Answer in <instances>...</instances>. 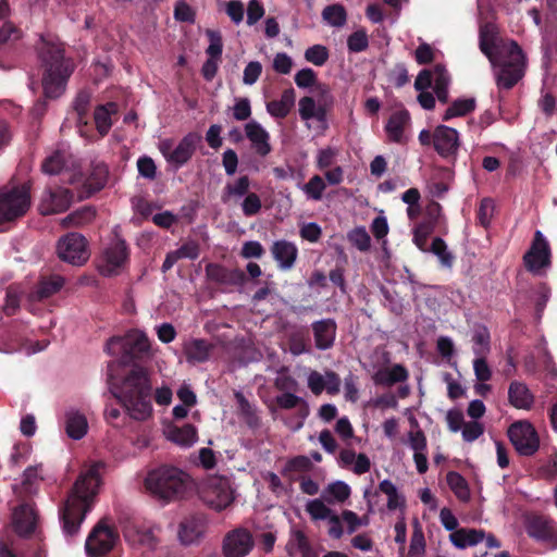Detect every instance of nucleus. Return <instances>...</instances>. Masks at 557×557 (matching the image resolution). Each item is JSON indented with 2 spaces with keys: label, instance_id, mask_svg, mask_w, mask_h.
Returning <instances> with one entry per match:
<instances>
[{
  "label": "nucleus",
  "instance_id": "9",
  "mask_svg": "<svg viewBox=\"0 0 557 557\" xmlns=\"http://www.w3.org/2000/svg\"><path fill=\"white\" fill-rule=\"evenodd\" d=\"M527 534L537 542L545 543L550 548H557V523L548 516L530 512L524 516Z\"/></svg>",
  "mask_w": 557,
  "mask_h": 557
},
{
  "label": "nucleus",
  "instance_id": "43",
  "mask_svg": "<svg viewBox=\"0 0 557 557\" xmlns=\"http://www.w3.org/2000/svg\"><path fill=\"white\" fill-rule=\"evenodd\" d=\"M322 17L331 26L342 27L347 21V12L342 4L335 3L323 9Z\"/></svg>",
  "mask_w": 557,
  "mask_h": 557
},
{
  "label": "nucleus",
  "instance_id": "49",
  "mask_svg": "<svg viewBox=\"0 0 557 557\" xmlns=\"http://www.w3.org/2000/svg\"><path fill=\"white\" fill-rule=\"evenodd\" d=\"M306 511L313 521L329 520L334 513L321 499L318 498L307 503Z\"/></svg>",
  "mask_w": 557,
  "mask_h": 557
},
{
  "label": "nucleus",
  "instance_id": "33",
  "mask_svg": "<svg viewBox=\"0 0 557 557\" xmlns=\"http://www.w3.org/2000/svg\"><path fill=\"white\" fill-rule=\"evenodd\" d=\"M485 537L484 530L458 529L449 535L451 543L458 548L474 546Z\"/></svg>",
  "mask_w": 557,
  "mask_h": 557
},
{
  "label": "nucleus",
  "instance_id": "51",
  "mask_svg": "<svg viewBox=\"0 0 557 557\" xmlns=\"http://www.w3.org/2000/svg\"><path fill=\"white\" fill-rule=\"evenodd\" d=\"M490 332L486 327L475 330L473 341V352L476 356H485L490 351Z\"/></svg>",
  "mask_w": 557,
  "mask_h": 557
},
{
  "label": "nucleus",
  "instance_id": "28",
  "mask_svg": "<svg viewBox=\"0 0 557 557\" xmlns=\"http://www.w3.org/2000/svg\"><path fill=\"white\" fill-rule=\"evenodd\" d=\"M534 395L529 389L527 384L512 381L508 387V401L509 404L517 408L523 410H530L534 404Z\"/></svg>",
  "mask_w": 557,
  "mask_h": 557
},
{
  "label": "nucleus",
  "instance_id": "40",
  "mask_svg": "<svg viewBox=\"0 0 557 557\" xmlns=\"http://www.w3.org/2000/svg\"><path fill=\"white\" fill-rule=\"evenodd\" d=\"M287 344L292 355L299 356L309 351L308 332L305 329H298L290 332L287 336Z\"/></svg>",
  "mask_w": 557,
  "mask_h": 557
},
{
  "label": "nucleus",
  "instance_id": "58",
  "mask_svg": "<svg viewBox=\"0 0 557 557\" xmlns=\"http://www.w3.org/2000/svg\"><path fill=\"white\" fill-rule=\"evenodd\" d=\"M137 170L140 176L149 181H153L157 176V165L148 156H143L137 160Z\"/></svg>",
  "mask_w": 557,
  "mask_h": 557
},
{
  "label": "nucleus",
  "instance_id": "64",
  "mask_svg": "<svg viewBox=\"0 0 557 557\" xmlns=\"http://www.w3.org/2000/svg\"><path fill=\"white\" fill-rule=\"evenodd\" d=\"M317 73L310 67L302 69L295 75V83L299 88L312 87L317 84Z\"/></svg>",
  "mask_w": 557,
  "mask_h": 557
},
{
  "label": "nucleus",
  "instance_id": "62",
  "mask_svg": "<svg viewBox=\"0 0 557 557\" xmlns=\"http://www.w3.org/2000/svg\"><path fill=\"white\" fill-rule=\"evenodd\" d=\"M195 16V11L188 3H186L184 0H180L176 2L174 7V17L176 21L194 23Z\"/></svg>",
  "mask_w": 557,
  "mask_h": 557
},
{
  "label": "nucleus",
  "instance_id": "48",
  "mask_svg": "<svg viewBox=\"0 0 557 557\" xmlns=\"http://www.w3.org/2000/svg\"><path fill=\"white\" fill-rule=\"evenodd\" d=\"M326 184L320 175H313L304 186L302 190L309 199L319 201L323 197Z\"/></svg>",
  "mask_w": 557,
  "mask_h": 557
},
{
  "label": "nucleus",
  "instance_id": "57",
  "mask_svg": "<svg viewBox=\"0 0 557 557\" xmlns=\"http://www.w3.org/2000/svg\"><path fill=\"white\" fill-rule=\"evenodd\" d=\"M262 202L256 193H249L246 195L242 202V210L245 216H253L260 212Z\"/></svg>",
  "mask_w": 557,
  "mask_h": 557
},
{
  "label": "nucleus",
  "instance_id": "32",
  "mask_svg": "<svg viewBox=\"0 0 557 557\" xmlns=\"http://www.w3.org/2000/svg\"><path fill=\"white\" fill-rule=\"evenodd\" d=\"M295 104V90L285 89L278 100H272L267 103L268 112L276 119H285Z\"/></svg>",
  "mask_w": 557,
  "mask_h": 557
},
{
  "label": "nucleus",
  "instance_id": "60",
  "mask_svg": "<svg viewBox=\"0 0 557 557\" xmlns=\"http://www.w3.org/2000/svg\"><path fill=\"white\" fill-rule=\"evenodd\" d=\"M349 240L360 251L369 250L371 246V238L368 232L363 227H358L349 234Z\"/></svg>",
  "mask_w": 557,
  "mask_h": 557
},
{
  "label": "nucleus",
  "instance_id": "17",
  "mask_svg": "<svg viewBox=\"0 0 557 557\" xmlns=\"http://www.w3.org/2000/svg\"><path fill=\"white\" fill-rule=\"evenodd\" d=\"M38 512L33 502H23L12 512V525L20 537L32 536L37 529Z\"/></svg>",
  "mask_w": 557,
  "mask_h": 557
},
{
  "label": "nucleus",
  "instance_id": "4",
  "mask_svg": "<svg viewBox=\"0 0 557 557\" xmlns=\"http://www.w3.org/2000/svg\"><path fill=\"white\" fill-rule=\"evenodd\" d=\"M190 484L188 473L169 465L150 470L145 479V487L149 494L165 504L184 498Z\"/></svg>",
  "mask_w": 557,
  "mask_h": 557
},
{
  "label": "nucleus",
  "instance_id": "29",
  "mask_svg": "<svg viewBox=\"0 0 557 557\" xmlns=\"http://www.w3.org/2000/svg\"><path fill=\"white\" fill-rule=\"evenodd\" d=\"M410 122V114L407 110H398L391 114L386 125L385 132L387 138L392 143L401 144L404 141L405 127Z\"/></svg>",
  "mask_w": 557,
  "mask_h": 557
},
{
  "label": "nucleus",
  "instance_id": "37",
  "mask_svg": "<svg viewBox=\"0 0 557 557\" xmlns=\"http://www.w3.org/2000/svg\"><path fill=\"white\" fill-rule=\"evenodd\" d=\"M476 107V101L474 98H460L450 103V106L445 110L442 120L449 121L454 117L466 116L469 113L473 112Z\"/></svg>",
  "mask_w": 557,
  "mask_h": 557
},
{
  "label": "nucleus",
  "instance_id": "2",
  "mask_svg": "<svg viewBox=\"0 0 557 557\" xmlns=\"http://www.w3.org/2000/svg\"><path fill=\"white\" fill-rule=\"evenodd\" d=\"M104 462L96 461L83 471L75 481L67 498L59 507V518L63 534L75 537L87 513L94 506L95 497L101 484L100 472Z\"/></svg>",
  "mask_w": 557,
  "mask_h": 557
},
{
  "label": "nucleus",
  "instance_id": "15",
  "mask_svg": "<svg viewBox=\"0 0 557 557\" xmlns=\"http://www.w3.org/2000/svg\"><path fill=\"white\" fill-rule=\"evenodd\" d=\"M528 271L537 273L552 264V251L547 239L541 231H536L531 247L523 256Z\"/></svg>",
  "mask_w": 557,
  "mask_h": 557
},
{
  "label": "nucleus",
  "instance_id": "44",
  "mask_svg": "<svg viewBox=\"0 0 557 557\" xmlns=\"http://www.w3.org/2000/svg\"><path fill=\"white\" fill-rule=\"evenodd\" d=\"M287 550L289 555L300 553L302 557H310L311 547L306 534L302 531H293L292 537L287 544Z\"/></svg>",
  "mask_w": 557,
  "mask_h": 557
},
{
  "label": "nucleus",
  "instance_id": "54",
  "mask_svg": "<svg viewBox=\"0 0 557 557\" xmlns=\"http://www.w3.org/2000/svg\"><path fill=\"white\" fill-rule=\"evenodd\" d=\"M237 399L240 405L242 412L245 417V421L250 429H257L260 426L261 421L255 409L248 403V400L242 395L237 394Z\"/></svg>",
  "mask_w": 557,
  "mask_h": 557
},
{
  "label": "nucleus",
  "instance_id": "36",
  "mask_svg": "<svg viewBox=\"0 0 557 557\" xmlns=\"http://www.w3.org/2000/svg\"><path fill=\"white\" fill-rule=\"evenodd\" d=\"M379 492L387 496V509L394 511L396 509L404 510L406 508V498L400 494L391 480H383L379 484Z\"/></svg>",
  "mask_w": 557,
  "mask_h": 557
},
{
  "label": "nucleus",
  "instance_id": "21",
  "mask_svg": "<svg viewBox=\"0 0 557 557\" xmlns=\"http://www.w3.org/2000/svg\"><path fill=\"white\" fill-rule=\"evenodd\" d=\"M315 347L319 350H327L333 347L337 324L333 319H322L311 324Z\"/></svg>",
  "mask_w": 557,
  "mask_h": 557
},
{
  "label": "nucleus",
  "instance_id": "26",
  "mask_svg": "<svg viewBox=\"0 0 557 557\" xmlns=\"http://www.w3.org/2000/svg\"><path fill=\"white\" fill-rule=\"evenodd\" d=\"M214 346L203 338H191L183 346V352L189 363H203L210 359Z\"/></svg>",
  "mask_w": 557,
  "mask_h": 557
},
{
  "label": "nucleus",
  "instance_id": "38",
  "mask_svg": "<svg viewBox=\"0 0 557 557\" xmlns=\"http://www.w3.org/2000/svg\"><path fill=\"white\" fill-rule=\"evenodd\" d=\"M449 488L461 503H468L471 498L470 487L467 480L456 471H449L446 475Z\"/></svg>",
  "mask_w": 557,
  "mask_h": 557
},
{
  "label": "nucleus",
  "instance_id": "55",
  "mask_svg": "<svg viewBox=\"0 0 557 557\" xmlns=\"http://www.w3.org/2000/svg\"><path fill=\"white\" fill-rule=\"evenodd\" d=\"M274 386L282 393L297 392L298 382L295 377L289 375L286 371H280L274 380Z\"/></svg>",
  "mask_w": 557,
  "mask_h": 557
},
{
  "label": "nucleus",
  "instance_id": "46",
  "mask_svg": "<svg viewBox=\"0 0 557 557\" xmlns=\"http://www.w3.org/2000/svg\"><path fill=\"white\" fill-rule=\"evenodd\" d=\"M425 550V539L421 524L416 519L411 534L408 557H422Z\"/></svg>",
  "mask_w": 557,
  "mask_h": 557
},
{
  "label": "nucleus",
  "instance_id": "16",
  "mask_svg": "<svg viewBox=\"0 0 557 557\" xmlns=\"http://www.w3.org/2000/svg\"><path fill=\"white\" fill-rule=\"evenodd\" d=\"M459 133L449 126L438 125L433 131V147L435 151L453 164L456 161L459 150Z\"/></svg>",
  "mask_w": 557,
  "mask_h": 557
},
{
  "label": "nucleus",
  "instance_id": "5",
  "mask_svg": "<svg viewBox=\"0 0 557 557\" xmlns=\"http://www.w3.org/2000/svg\"><path fill=\"white\" fill-rule=\"evenodd\" d=\"M30 202L29 183L0 188V226L24 216Z\"/></svg>",
  "mask_w": 557,
  "mask_h": 557
},
{
  "label": "nucleus",
  "instance_id": "18",
  "mask_svg": "<svg viewBox=\"0 0 557 557\" xmlns=\"http://www.w3.org/2000/svg\"><path fill=\"white\" fill-rule=\"evenodd\" d=\"M73 193L64 187L48 188L42 194L38 210L42 215L64 212L69 209Z\"/></svg>",
  "mask_w": 557,
  "mask_h": 557
},
{
  "label": "nucleus",
  "instance_id": "47",
  "mask_svg": "<svg viewBox=\"0 0 557 557\" xmlns=\"http://www.w3.org/2000/svg\"><path fill=\"white\" fill-rule=\"evenodd\" d=\"M429 251L434 253L443 267L451 268L455 257L450 251L447 250L445 240L441 237H435L429 248Z\"/></svg>",
  "mask_w": 557,
  "mask_h": 557
},
{
  "label": "nucleus",
  "instance_id": "61",
  "mask_svg": "<svg viewBox=\"0 0 557 557\" xmlns=\"http://www.w3.org/2000/svg\"><path fill=\"white\" fill-rule=\"evenodd\" d=\"M22 37V30L11 22L0 27V44H13Z\"/></svg>",
  "mask_w": 557,
  "mask_h": 557
},
{
  "label": "nucleus",
  "instance_id": "25",
  "mask_svg": "<svg viewBox=\"0 0 557 557\" xmlns=\"http://www.w3.org/2000/svg\"><path fill=\"white\" fill-rule=\"evenodd\" d=\"M408 379L409 372L400 363H395L391 368L381 367L372 375L373 383L377 386H393L397 383H404Z\"/></svg>",
  "mask_w": 557,
  "mask_h": 557
},
{
  "label": "nucleus",
  "instance_id": "14",
  "mask_svg": "<svg viewBox=\"0 0 557 557\" xmlns=\"http://www.w3.org/2000/svg\"><path fill=\"white\" fill-rule=\"evenodd\" d=\"M123 535L132 546L152 550L158 544L153 529L145 527L134 518H124L120 520Z\"/></svg>",
  "mask_w": 557,
  "mask_h": 557
},
{
  "label": "nucleus",
  "instance_id": "50",
  "mask_svg": "<svg viewBox=\"0 0 557 557\" xmlns=\"http://www.w3.org/2000/svg\"><path fill=\"white\" fill-rule=\"evenodd\" d=\"M330 58L329 49L323 45H313L305 51L306 61L315 66H322Z\"/></svg>",
  "mask_w": 557,
  "mask_h": 557
},
{
  "label": "nucleus",
  "instance_id": "7",
  "mask_svg": "<svg viewBox=\"0 0 557 557\" xmlns=\"http://www.w3.org/2000/svg\"><path fill=\"white\" fill-rule=\"evenodd\" d=\"M199 497L208 507L222 511L235 500V491L228 478L214 475L200 485Z\"/></svg>",
  "mask_w": 557,
  "mask_h": 557
},
{
  "label": "nucleus",
  "instance_id": "53",
  "mask_svg": "<svg viewBox=\"0 0 557 557\" xmlns=\"http://www.w3.org/2000/svg\"><path fill=\"white\" fill-rule=\"evenodd\" d=\"M347 47L350 52H361L369 47L368 34L364 29H358L350 34L347 39Z\"/></svg>",
  "mask_w": 557,
  "mask_h": 557
},
{
  "label": "nucleus",
  "instance_id": "19",
  "mask_svg": "<svg viewBox=\"0 0 557 557\" xmlns=\"http://www.w3.org/2000/svg\"><path fill=\"white\" fill-rule=\"evenodd\" d=\"M206 274L210 281L223 286L237 287L246 282V275L242 270H230L219 263L207 264Z\"/></svg>",
  "mask_w": 557,
  "mask_h": 557
},
{
  "label": "nucleus",
  "instance_id": "52",
  "mask_svg": "<svg viewBox=\"0 0 557 557\" xmlns=\"http://www.w3.org/2000/svg\"><path fill=\"white\" fill-rule=\"evenodd\" d=\"M206 35L210 41L208 48L206 49V53L209 58L221 60L223 52V41L220 32L207 29Z\"/></svg>",
  "mask_w": 557,
  "mask_h": 557
},
{
  "label": "nucleus",
  "instance_id": "59",
  "mask_svg": "<svg viewBox=\"0 0 557 557\" xmlns=\"http://www.w3.org/2000/svg\"><path fill=\"white\" fill-rule=\"evenodd\" d=\"M91 100V95L87 90H81L73 102L74 110L78 115V121H83V119L87 115L89 110V104Z\"/></svg>",
  "mask_w": 557,
  "mask_h": 557
},
{
  "label": "nucleus",
  "instance_id": "23",
  "mask_svg": "<svg viewBox=\"0 0 557 557\" xmlns=\"http://www.w3.org/2000/svg\"><path fill=\"white\" fill-rule=\"evenodd\" d=\"M205 531V518L199 515H193L186 517L180 523L178 537L184 545H189L197 542L203 535Z\"/></svg>",
  "mask_w": 557,
  "mask_h": 557
},
{
  "label": "nucleus",
  "instance_id": "24",
  "mask_svg": "<svg viewBox=\"0 0 557 557\" xmlns=\"http://www.w3.org/2000/svg\"><path fill=\"white\" fill-rule=\"evenodd\" d=\"M271 253L281 270H290L294 268L298 257L297 246L286 239H280L271 246Z\"/></svg>",
  "mask_w": 557,
  "mask_h": 557
},
{
  "label": "nucleus",
  "instance_id": "10",
  "mask_svg": "<svg viewBox=\"0 0 557 557\" xmlns=\"http://www.w3.org/2000/svg\"><path fill=\"white\" fill-rule=\"evenodd\" d=\"M507 435L521 456H533L540 447V438L534 426L525 420L513 422L507 431Z\"/></svg>",
  "mask_w": 557,
  "mask_h": 557
},
{
  "label": "nucleus",
  "instance_id": "35",
  "mask_svg": "<svg viewBox=\"0 0 557 557\" xmlns=\"http://www.w3.org/2000/svg\"><path fill=\"white\" fill-rule=\"evenodd\" d=\"M64 285V278L60 275L42 277L34 289L37 300H44L57 294Z\"/></svg>",
  "mask_w": 557,
  "mask_h": 557
},
{
  "label": "nucleus",
  "instance_id": "34",
  "mask_svg": "<svg viewBox=\"0 0 557 557\" xmlns=\"http://www.w3.org/2000/svg\"><path fill=\"white\" fill-rule=\"evenodd\" d=\"M116 112L117 104L115 102L100 104L95 109L94 120L96 128L101 136H106L109 133L112 126L111 115L115 114Z\"/></svg>",
  "mask_w": 557,
  "mask_h": 557
},
{
  "label": "nucleus",
  "instance_id": "63",
  "mask_svg": "<svg viewBox=\"0 0 557 557\" xmlns=\"http://www.w3.org/2000/svg\"><path fill=\"white\" fill-rule=\"evenodd\" d=\"M484 433V426L478 421L465 423L461 429L462 438L465 442L471 443L478 440Z\"/></svg>",
  "mask_w": 557,
  "mask_h": 557
},
{
  "label": "nucleus",
  "instance_id": "45",
  "mask_svg": "<svg viewBox=\"0 0 557 557\" xmlns=\"http://www.w3.org/2000/svg\"><path fill=\"white\" fill-rule=\"evenodd\" d=\"M66 165L65 153L61 150H55L50 156L45 158L41 163V170L44 173L49 175H55L61 173V171Z\"/></svg>",
  "mask_w": 557,
  "mask_h": 557
},
{
  "label": "nucleus",
  "instance_id": "31",
  "mask_svg": "<svg viewBox=\"0 0 557 557\" xmlns=\"http://www.w3.org/2000/svg\"><path fill=\"white\" fill-rule=\"evenodd\" d=\"M42 468L41 466H30L24 470L22 483L18 487H14V492L20 495H27L30 496L35 494L38 490V486L40 482L44 480V476L41 474Z\"/></svg>",
  "mask_w": 557,
  "mask_h": 557
},
{
  "label": "nucleus",
  "instance_id": "12",
  "mask_svg": "<svg viewBox=\"0 0 557 557\" xmlns=\"http://www.w3.org/2000/svg\"><path fill=\"white\" fill-rule=\"evenodd\" d=\"M200 141L201 136L196 132H190L173 149L171 143H162L161 152L169 163L180 169L193 158Z\"/></svg>",
  "mask_w": 557,
  "mask_h": 557
},
{
  "label": "nucleus",
  "instance_id": "56",
  "mask_svg": "<svg viewBox=\"0 0 557 557\" xmlns=\"http://www.w3.org/2000/svg\"><path fill=\"white\" fill-rule=\"evenodd\" d=\"M494 212V201L491 198H483L476 211L478 223L487 227Z\"/></svg>",
  "mask_w": 557,
  "mask_h": 557
},
{
  "label": "nucleus",
  "instance_id": "6",
  "mask_svg": "<svg viewBox=\"0 0 557 557\" xmlns=\"http://www.w3.org/2000/svg\"><path fill=\"white\" fill-rule=\"evenodd\" d=\"M498 65L499 70L496 74L498 88L509 90L523 78L527 67V57L517 41H509L506 57Z\"/></svg>",
  "mask_w": 557,
  "mask_h": 557
},
{
  "label": "nucleus",
  "instance_id": "27",
  "mask_svg": "<svg viewBox=\"0 0 557 557\" xmlns=\"http://www.w3.org/2000/svg\"><path fill=\"white\" fill-rule=\"evenodd\" d=\"M165 435L169 441L183 448H189L198 441L197 428L190 423L182 426L171 424L168 426Z\"/></svg>",
  "mask_w": 557,
  "mask_h": 557
},
{
  "label": "nucleus",
  "instance_id": "39",
  "mask_svg": "<svg viewBox=\"0 0 557 557\" xmlns=\"http://www.w3.org/2000/svg\"><path fill=\"white\" fill-rule=\"evenodd\" d=\"M108 175V166L102 162L96 163L92 165L91 171L85 181V185L90 193L99 191L106 186Z\"/></svg>",
  "mask_w": 557,
  "mask_h": 557
},
{
  "label": "nucleus",
  "instance_id": "13",
  "mask_svg": "<svg viewBox=\"0 0 557 557\" xmlns=\"http://www.w3.org/2000/svg\"><path fill=\"white\" fill-rule=\"evenodd\" d=\"M129 250L126 242L115 236L103 250L101 261L98 265L99 272L104 276H112L127 262Z\"/></svg>",
  "mask_w": 557,
  "mask_h": 557
},
{
  "label": "nucleus",
  "instance_id": "8",
  "mask_svg": "<svg viewBox=\"0 0 557 557\" xmlns=\"http://www.w3.org/2000/svg\"><path fill=\"white\" fill-rule=\"evenodd\" d=\"M57 252L61 260L78 267L85 264L90 257L86 237L75 232L59 239Z\"/></svg>",
  "mask_w": 557,
  "mask_h": 557
},
{
  "label": "nucleus",
  "instance_id": "11",
  "mask_svg": "<svg viewBox=\"0 0 557 557\" xmlns=\"http://www.w3.org/2000/svg\"><path fill=\"white\" fill-rule=\"evenodd\" d=\"M119 535L113 528L99 521L89 533L85 549L88 557H106L115 546Z\"/></svg>",
  "mask_w": 557,
  "mask_h": 557
},
{
  "label": "nucleus",
  "instance_id": "1",
  "mask_svg": "<svg viewBox=\"0 0 557 557\" xmlns=\"http://www.w3.org/2000/svg\"><path fill=\"white\" fill-rule=\"evenodd\" d=\"M104 350L110 356L120 357L122 366H133L121 384L109 377L110 391L125 408L128 416L145 421L152 414L151 391L148 370L137 361L150 357V342L145 333L132 330L123 336H112L106 343Z\"/></svg>",
  "mask_w": 557,
  "mask_h": 557
},
{
  "label": "nucleus",
  "instance_id": "22",
  "mask_svg": "<svg viewBox=\"0 0 557 557\" xmlns=\"http://www.w3.org/2000/svg\"><path fill=\"white\" fill-rule=\"evenodd\" d=\"M245 134L258 156L263 158L272 151L270 134L257 121L245 124Z\"/></svg>",
  "mask_w": 557,
  "mask_h": 557
},
{
  "label": "nucleus",
  "instance_id": "42",
  "mask_svg": "<svg viewBox=\"0 0 557 557\" xmlns=\"http://www.w3.org/2000/svg\"><path fill=\"white\" fill-rule=\"evenodd\" d=\"M312 468V462L309 457L299 455L290 458L282 470V475L294 480V474L296 473H305L310 471Z\"/></svg>",
  "mask_w": 557,
  "mask_h": 557
},
{
  "label": "nucleus",
  "instance_id": "3",
  "mask_svg": "<svg viewBox=\"0 0 557 557\" xmlns=\"http://www.w3.org/2000/svg\"><path fill=\"white\" fill-rule=\"evenodd\" d=\"M38 59L42 70V91L51 100L61 97L67 82L75 70V62L65 55L62 44L44 41L38 50Z\"/></svg>",
  "mask_w": 557,
  "mask_h": 557
},
{
  "label": "nucleus",
  "instance_id": "41",
  "mask_svg": "<svg viewBox=\"0 0 557 557\" xmlns=\"http://www.w3.org/2000/svg\"><path fill=\"white\" fill-rule=\"evenodd\" d=\"M96 218V210L90 206H84L69 215H66L62 224L64 226H83L90 223Z\"/></svg>",
  "mask_w": 557,
  "mask_h": 557
},
{
  "label": "nucleus",
  "instance_id": "20",
  "mask_svg": "<svg viewBox=\"0 0 557 557\" xmlns=\"http://www.w3.org/2000/svg\"><path fill=\"white\" fill-rule=\"evenodd\" d=\"M253 541L247 530H235L224 540L223 552L225 557H245L252 548Z\"/></svg>",
  "mask_w": 557,
  "mask_h": 557
},
{
  "label": "nucleus",
  "instance_id": "30",
  "mask_svg": "<svg viewBox=\"0 0 557 557\" xmlns=\"http://www.w3.org/2000/svg\"><path fill=\"white\" fill-rule=\"evenodd\" d=\"M88 431V422L85 414L71 409L65 413V432L73 440L83 438Z\"/></svg>",
  "mask_w": 557,
  "mask_h": 557
}]
</instances>
